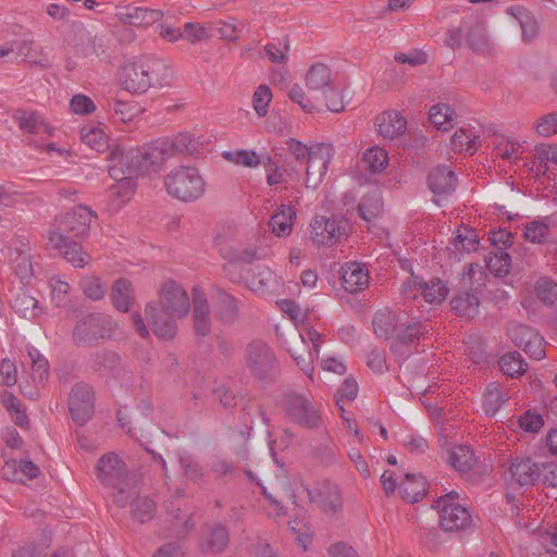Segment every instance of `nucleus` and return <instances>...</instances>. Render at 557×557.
<instances>
[{
  "instance_id": "nucleus-1",
  "label": "nucleus",
  "mask_w": 557,
  "mask_h": 557,
  "mask_svg": "<svg viewBox=\"0 0 557 557\" xmlns=\"http://www.w3.org/2000/svg\"><path fill=\"white\" fill-rule=\"evenodd\" d=\"M170 77V67L162 60L149 57L123 65L119 74L121 86L132 94H143L150 87L169 84Z\"/></svg>"
},
{
  "instance_id": "nucleus-2",
  "label": "nucleus",
  "mask_w": 557,
  "mask_h": 557,
  "mask_svg": "<svg viewBox=\"0 0 557 557\" xmlns=\"http://www.w3.org/2000/svg\"><path fill=\"white\" fill-rule=\"evenodd\" d=\"M113 151L120 156L114 168V175L121 173V166L131 169V172H138L140 175L159 172L165 162L171 159L163 138L153 140L138 148L116 147Z\"/></svg>"
},
{
  "instance_id": "nucleus-3",
  "label": "nucleus",
  "mask_w": 557,
  "mask_h": 557,
  "mask_svg": "<svg viewBox=\"0 0 557 557\" xmlns=\"http://www.w3.org/2000/svg\"><path fill=\"white\" fill-rule=\"evenodd\" d=\"M96 475L103 486L113 490L115 505L126 507L132 497L135 480L123 459L115 453L102 455L96 463Z\"/></svg>"
},
{
  "instance_id": "nucleus-4",
  "label": "nucleus",
  "mask_w": 557,
  "mask_h": 557,
  "mask_svg": "<svg viewBox=\"0 0 557 557\" xmlns=\"http://www.w3.org/2000/svg\"><path fill=\"white\" fill-rule=\"evenodd\" d=\"M96 214L86 206L79 205L55 220L54 230L50 232L49 244L62 246L65 239L87 236L91 219Z\"/></svg>"
},
{
  "instance_id": "nucleus-5",
  "label": "nucleus",
  "mask_w": 557,
  "mask_h": 557,
  "mask_svg": "<svg viewBox=\"0 0 557 557\" xmlns=\"http://www.w3.org/2000/svg\"><path fill=\"white\" fill-rule=\"evenodd\" d=\"M164 186L170 196L184 202L200 198L206 183L198 170L193 166H178L164 177Z\"/></svg>"
},
{
  "instance_id": "nucleus-6",
  "label": "nucleus",
  "mask_w": 557,
  "mask_h": 557,
  "mask_svg": "<svg viewBox=\"0 0 557 557\" xmlns=\"http://www.w3.org/2000/svg\"><path fill=\"white\" fill-rule=\"evenodd\" d=\"M116 323L108 315L91 313L82 318L73 329V341L77 345H91L99 339L113 337Z\"/></svg>"
},
{
  "instance_id": "nucleus-7",
  "label": "nucleus",
  "mask_w": 557,
  "mask_h": 557,
  "mask_svg": "<svg viewBox=\"0 0 557 557\" xmlns=\"http://www.w3.org/2000/svg\"><path fill=\"white\" fill-rule=\"evenodd\" d=\"M245 359L251 374L259 381L273 380L277 373L276 357L262 341L256 339L247 345Z\"/></svg>"
},
{
  "instance_id": "nucleus-8",
  "label": "nucleus",
  "mask_w": 557,
  "mask_h": 557,
  "mask_svg": "<svg viewBox=\"0 0 557 557\" xmlns=\"http://www.w3.org/2000/svg\"><path fill=\"white\" fill-rule=\"evenodd\" d=\"M281 406L288 418L296 424L306 429H318L322 425V418L313 404L304 395L287 392L282 396Z\"/></svg>"
},
{
  "instance_id": "nucleus-9",
  "label": "nucleus",
  "mask_w": 557,
  "mask_h": 557,
  "mask_svg": "<svg viewBox=\"0 0 557 557\" xmlns=\"http://www.w3.org/2000/svg\"><path fill=\"white\" fill-rule=\"evenodd\" d=\"M457 497V493L450 492L435 503L440 515V525L445 532L466 530L472 522L468 509L455 502Z\"/></svg>"
},
{
  "instance_id": "nucleus-10",
  "label": "nucleus",
  "mask_w": 557,
  "mask_h": 557,
  "mask_svg": "<svg viewBox=\"0 0 557 557\" xmlns=\"http://www.w3.org/2000/svg\"><path fill=\"white\" fill-rule=\"evenodd\" d=\"M67 406L75 424L85 425L91 419L95 410L92 387L83 382L75 384L71 389Z\"/></svg>"
},
{
  "instance_id": "nucleus-11",
  "label": "nucleus",
  "mask_w": 557,
  "mask_h": 557,
  "mask_svg": "<svg viewBox=\"0 0 557 557\" xmlns=\"http://www.w3.org/2000/svg\"><path fill=\"white\" fill-rule=\"evenodd\" d=\"M159 309L177 319L185 318L190 310V301L186 290L175 281H166L160 288Z\"/></svg>"
},
{
  "instance_id": "nucleus-12",
  "label": "nucleus",
  "mask_w": 557,
  "mask_h": 557,
  "mask_svg": "<svg viewBox=\"0 0 557 557\" xmlns=\"http://www.w3.org/2000/svg\"><path fill=\"white\" fill-rule=\"evenodd\" d=\"M311 238L317 245L331 246L346 237L347 222L337 216H315L310 224Z\"/></svg>"
},
{
  "instance_id": "nucleus-13",
  "label": "nucleus",
  "mask_w": 557,
  "mask_h": 557,
  "mask_svg": "<svg viewBox=\"0 0 557 557\" xmlns=\"http://www.w3.org/2000/svg\"><path fill=\"white\" fill-rule=\"evenodd\" d=\"M211 297L214 302L215 315L224 325H233L239 319L238 300L220 286H212Z\"/></svg>"
},
{
  "instance_id": "nucleus-14",
  "label": "nucleus",
  "mask_w": 557,
  "mask_h": 557,
  "mask_svg": "<svg viewBox=\"0 0 557 557\" xmlns=\"http://www.w3.org/2000/svg\"><path fill=\"white\" fill-rule=\"evenodd\" d=\"M145 314L157 337L172 339L176 335L177 318L163 312V310L159 309L157 304L149 302L145 308Z\"/></svg>"
},
{
  "instance_id": "nucleus-15",
  "label": "nucleus",
  "mask_w": 557,
  "mask_h": 557,
  "mask_svg": "<svg viewBox=\"0 0 557 557\" xmlns=\"http://www.w3.org/2000/svg\"><path fill=\"white\" fill-rule=\"evenodd\" d=\"M330 157L329 148L324 145L310 150L306 159L307 187L315 188L321 183L322 177L327 171Z\"/></svg>"
},
{
  "instance_id": "nucleus-16",
  "label": "nucleus",
  "mask_w": 557,
  "mask_h": 557,
  "mask_svg": "<svg viewBox=\"0 0 557 557\" xmlns=\"http://www.w3.org/2000/svg\"><path fill=\"white\" fill-rule=\"evenodd\" d=\"M117 156L113 150L109 154V175L113 178L116 184L112 187L113 193L121 198H128L136 188L135 177L139 176L138 172H131V169L125 166H121V173L117 176L114 175V168L119 166L116 164Z\"/></svg>"
},
{
  "instance_id": "nucleus-17",
  "label": "nucleus",
  "mask_w": 557,
  "mask_h": 557,
  "mask_svg": "<svg viewBox=\"0 0 557 557\" xmlns=\"http://www.w3.org/2000/svg\"><path fill=\"white\" fill-rule=\"evenodd\" d=\"M210 306L205 294L199 288L193 290L194 332L197 336L206 337L211 333Z\"/></svg>"
},
{
  "instance_id": "nucleus-18",
  "label": "nucleus",
  "mask_w": 557,
  "mask_h": 557,
  "mask_svg": "<svg viewBox=\"0 0 557 557\" xmlns=\"http://www.w3.org/2000/svg\"><path fill=\"white\" fill-rule=\"evenodd\" d=\"M428 185L436 197L446 198L455 191L457 176L448 166L438 165L429 173Z\"/></svg>"
},
{
  "instance_id": "nucleus-19",
  "label": "nucleus",
  "mask_w": 557,
  "mask_h": 557,
  "mask_svg": "<svg viewBox=\"0 0 557 557\" xmlns=\"http://www.w3.org/2000/svg\"><path fill=\"white\" fill-rule=\"evenodd\" d=\"M406 313L395 312L388 309L380 310L375 313L372 325L376 336L387 339L392 334L397 333L400 325H406Z\"/></svg>"
},
{
  "instance_id": "nucleus-20",
  "label": "nucleus",
  "mask_w": 557,
  "mask_h": 557,
  "mask_svg": "<svg viewBox=\"0 0 557 557\" xmlns=\"http://www.w3.org/2000/svg\"><path fill=\"white\" fill-rule=\"evenodd\" d=\"M405 322L406 325H400L396 333V343L391 347L395 352H399L400 355L409 354V351L403 349L404 346L416 343L420 336L429 332L428 324L421 323L420 321H409L407 315Z\"/></svg>"
},
{
  "instance_id": "nucleus-21",
  "label": "nucleus",
  "mask_w": 557,
  "mask_h": 557,
  "mask_svg": "<svg viewBox=\"0 0 557 557\" xmlns=\"http://www.w3.org/2000/svg\"><path fill=\"white\" fill-rule=\"evenodd\" d=\"M10 260L15 274L20 277L22 283L28 282L33 276L29 246L24 243H16L14 246H11Z\"/></svg>"
},
{
  "instance_id": "nucleus-22",
  "label": "nucleus",
  "mask_w": 557,
  "mask_h": 557,
  "mask_svg": "<svg viewBox=\"0 0 557 557\" xmlns=\"http://www.w3.org/2000/svg\"><path fill=\"white\" fill-rule=\"evenodd\" d=\"M375 126L384 138L394 139L405 133L407 121L396 111H385L376 116Z\"/></svg>"
},
{
  "instance_id": "nucleus-23",
  "label": "nucleus",
  "mask_w": 557,
  "mask_h": 557,
  "mask_svg": "<svg viewBox=\"0 0 557 557\" xmlns=\"http://www.w3.org/2000/svg\"><path fill=\"white\" fill-rule=\"evenodd\" d=\"M539 468L540 463L534 462L531 458L517 457L511 460L509 472L511 479L520 486L535 485V476Z\"/></svg>"
},
{
  "instance_id": "nucleus-24",
  "label": "nucleus",
  "mask_w": 557,
  "mask_h": 557,
  "mask_svg": "<svg viewBox=\"0 0 557 557\" xmlns=\"http://www.w3.org/2000/svg\"><path fill=\"white\" fill-rule=\"evenodd\" d=\"M116 15L124 24L132 26H145L159 21L162 13L158 10L128 5L121 9Z\"/></svg>"
},
{
  "instance_id": "nucleus-25",
  "label": "nucleus",
  "mask_w": 557,
  "mask_h": 557,
  "mask_svg": "<svg viewBox=\"0 0 557 557\" xmlns=\"http://www.w3.org/2000/svg\"><path fill=\"white\" fill-rule=\"evenodd\" d=\"M135 299L133 284L125 277L116 280L111 288V300L114 308L121 312L131 310Z\"/></svg>"
},
{
  "instance_id": "nucleus-26",
  "label": "nucleus",
  "mask_w": 557,
  "mask_h": 557,
  "mask_svg": "<svg viewBox=\"0 0 557 557\" xmlns=\"http://www.w3.org/2000/svg\"><path fill=\"white\" fill-rule=\"evenodd\" d=\"M342 285L346 292L354 294L361 290L369 282V274L358 262L347 263L342 272Z\"/></svg>"
},
{
  "instance_id": "nucleus-27",
  "label": "nucleus",
  "mask_w": 557,
  "mask_h": 557,
  "mask_svg": "<svg viewBox=\"0 0 557 557\" xmlns=\"http://www.w3.org/2000/svg\"><path fill=\"white\" fill-rule=\"evenodd\" d=\"M507 13L515 17L521 28V37L524 42H531L539 34V23L535 16L525 8L515 5L507 9Z\"/></svg>"
},
{
  "instance_id": "nucleus-28",
  "label": "nucleus",
  "mask_w": 557,
  "mask_h": 557,
  "mask_svg": "<svg viewBox=\"0 0 557 557\" xmlns=\"http://www.w3.org/2000/svg\"><path fill=\"white\" fill-rule=\"evenodd\" d=\"M399 494L408 503H417L426 493V481L422 475L407 473L398 484Z\"/></svg>"
},
{
  "instance_id": "nucleus-29",
  "label": "nucleus",
  "mask_w": 557,
  "mask_h": 557,
  "mask_svg": "<svg viewBox=\"0 0 557 557\" xmlns=\"http://www.w3.org/2000/svg\"><path fill=\"white\" fill-rule=\"evenodd\" d=\"M331 70L323 63L313 64L307 75H306V85L311 91H321L323 96H326V92L331 86Z\"/></svg>"
},
{
  "instance_id": "nucleus-30",
  "label": "nucleus",
  "mask_w": 557,
  "mask_h": 557,
  "mask_svg": "<svg viewBox=\"0 0 557 557\" xmlns=\"http://www.w3.org/2000/svg\"><path fill=\"white\" fill-rule=\"evenodd\" d=\"M319 507L325 513H335L343 506V498L338 486L324 482L318 488Z\"/></svg>"
},
{
  "instance_id": "nucleus-31",
  "label": "nucleus",
  "mask_w": 557,
  "mask_h": 557,
  "mask_svg": "<svg viewBox=\"0 0 557 557\" xmlns=\"http://www.w3.org/2000/svg\"><path fill=\"white\" fill-rule=\"evenodd\" d=\"M295 218L296 210L293 207L281 205L278 211L271 216L269 225L276 236L283 237L292 232Z\"/></svg>"
},
{
  "instance_id": "nucleus-32",
  "label": "nucleus",
  "mask_w": 557,
  "mask_h": 557,
  "mask_svg": "<svg viewBox=\"0 0 557 557\" xmlns=\"http://www.w3.org/2000/svg\"><path fill=\"white\" fill-rule=\"evenodd\" d=\"M230 541L227 529L222 524L213 525L200 542L205 553L218 554L225 549Z\"/></svg>"
},
{
  "instance_id": "nucleus-33",
  "label": "nucleus",
  "mask_w": 557,
  "mask_h": 557,
  "mask_svg": "<svg viewBox=\"0 0 557 557\" xmlns=\"http://www.w3.org/2000/svg\"><path fill=\"white\" fill-rule=\"evenodd\" d=\"M136 492L132 488V497L127 505H131L132 518L140 523H146L153 519L157 510L156 503L148 496L134 497Z\"/></svg>"
},
{
  "instance_id": "nucleus-34",
  "label": "nucleus",
  "mask_w": 557,
  "mask_h": 557,
  "mask_svg": "<svg viewBox=\"0 0 557 557\" xmlns=\"http://www.w3.org/2000/svg\"><path fill=\"white\" fill-rule=\"evenodd\" d=\"M358 212L366 222H371L383 212V200L377 190L366 194L358 205Z\"/></svg>"
},
{
  "instance_id": "nucleus-35",
  "label": "nucleus",
  "mask_w": 557,
  "mask_h": 557,
  "mask_svg": "<svg viewBox=\"0 0 557 557\" xmlns=\"http://www.w3.org/2000/svg\"><path fill=\"white\" fill-rule=\"evenodd\" d=\"M171 158L177 154H194L197 152L199 141L191 135L182 133L174 138H163Z\"/></svg>"
},
{
  "instance_id": "nucleus-36",
  "label": "nucleus",
  "mask_w": 557,
  "mask_h": 557,
  "mask_svg": "<svg viewBox=\"0 0 557 557\" xmlns=\"http://www.w3.org/2000/svg\"><path fill=\"white\" fill-rule=\"evenodd\" d=\"M473 450L467 445L454 447L448 456V462L459 472H468L475 465Z\"/></svg>"
},
{
  "instance_id": "nucleus-37",
  "label": "nucleus",
  "mask_w": 557,
  "mask_h": 557,
  "mask_svg": "<svg viewBox=\"0 0 557 557\" xmlns=\"http://www.w3.org/2000/svg\"><path fill=\"white\" fill-rule=\"evenodd\" d=\"M507 399L508 397L500 392L498 384L491 382L483 393L482 408L487 416L494 417Z\"/></svg>"
},
{
  "instance_id": "nucleus-38",
  "label": "nucleus",
  "mask_w": 557,
  "mask_h": 557,
  "mask_svg": "<svg viewBox=\"0 0 557 557\" xmlns=\"http://www.w3.org/2000/svg\"><path fill=\"white\" fill-rule=\"evenodd\" d=\"M13 117L17 122L18 127L28 134H38L47 128L45 120L38 112L16 110Z\"/></svg>"
},
{
  "instance_id": "nucleus-39",
  "label": "nucleus",
  "mask_w": 557,
  "mask_h": 557,
  "mask_svg": "<svg viewBox=\"0 0 557 557\" xmlns=\"http://www.w3.org/2000/svg\"><path fill=\"white\" fill-rule=\"evenodd\" d=\"M58 249L64 258L74 267L84 268L89 261L90 256L83 250L81 244L72 239H65L62 246H52Z\"/></svg>"
},
{
  "instance_id": "nucleus-40",
  "label": "nucleus",
  "mask_w": 557,
  "mask_h": 557,
  "mask_svg": "<svg viewBox=\"0 0 557 557\" xmlns=\"http://www.w3.org/2000/svg\"><path fill=\"white\" fill-rule=\"evenodd\" d=\"M479 299L474 294L465 292L451 299V307L460 317L473 318L479 313Z\"/></svg>"
},
{
  "instance_id": "nucleus-41",
  "label": "nucleus",
  "mask_w": 557,
  "mask_h": 557,
  "mask_svg": "<svg viewBox=\"0 0 557 557\" xmlns=\"http://www.w3.org/2000/svg\"><path fill=\"white\" fill-rule=\"evenodd\" d=\"M92 368L115 375L121 369V358L112 350L102 349L94 355Z\"/></svg>"
},
{
  "instance_id": "nucleus-42",
  "label": "nucleus",
  "mask_w": 557,
  "mask_h": 557,
  "mask_svg": "<svg viewBox=\"0 0 557 557\" xmlns=\"http://www.w3.org/2000/svg\"><path fill=\"white\" fill-rule=\"evenodd\" d=\"M250 272V276L247 277V286L253 292H264L269 289L275 280L274 273L264 265H256Z\"/></svg>"
},
{
  "instance_id": "nucleus-43",
  "label": "nucleus",
  "mask_w": 557,
  "mask_h": 557,
  "mask_svg": "<svg viewBox=\"0 0 557 557\" xmlns=\"http://www.w3.org/2000/svg\"><path fill=\"white\" fill-rule=\"evenodd\" d=\"M361 162L367 171L380 173L388 163L387 152L382 148L371 147L364 151Z\"/></svg>"
},
{
  "instance_id": "nucleus-44",
  "label": "nucleus",
  "mask_w": 557,
  "mask_h": 557,
  "mask_svg": "<svg viewBox=\"0 0 557 557\" xmlns=\"http://www.w3.org/2000/svg\"><path fill=\"white\" fill-rule=\"evenodd\" d=\"M306 339L301 333H296L294 335V347L288 349L292 357L295 359L296 363L300 367V369L312 379L313 372V359L311 352L306 354L305 356L300 354L298 348L305 346Z\"/></svg>"
},
{
  "instance_id": "nucleus-45",
  "label": "nucleus",
  "mask_w": 557,
  "mask_h": 557,
  "mask_svg": "<svg viewBox=\"0 0 557 557\" xmlns=\"http://www.w3.org/2000/svg\"><path fill=\"white\" fill-rule=\"evenodd\" d=\"M500 371L510 377H518L527 370V363L517 351L508 352L499 359Z\"/></svg>"
},
{
  "instance_id": "nucleus-46",
  "label": "nucleus",
  "mask_w": 557,
  "mask_h": 557,
  "mask_svg": "<svg viewBox=\"0 0 557 557\" xmlns=\"http://www.w3.org/2000/svg\"><path fill=\"white\" fill-rule=\"evenodd\" d=\"M467 42L469 47L479 53H487L491 50V44L486 36L483 25L475 23L469 27L467 33Z\"/></svg>"
},
{
  "instance_id": "nucleus-47",
  "label": "nucleus",
  "mask_w": 557,
  "mask_h": 557,
  "mask_svg": "<svg viewBox=\"0 0 557 557\" xmlns=\"http://www.w3.org/2000/svg\"><path fill=\"white\" fill-rule=\"evenodd\" d=\"M13 309L23 317L35 318L42 312L38 306V300L26 293L17 294L12 300Z\"/></svg>"
},
{
  "instance_id": "nucleus-48",
  "label": "nucleus",
  "mask_w": 557,
  "mask_h": 557,
  "mask_svg": "<svg viewBox=\"0 0 557 557\" xmlns=\"http://www.w3.org/2000/svg\"><path fill=\"white\" fill-rule=\"evenodd\" d=\"M476 140L478 136L470 129L460 128L451 137V147L456 151L473 154L476 150Z\"/></svg>"
},
{
  "instance_id": "nucleus-49",
  "label": "nucleus",
  "mask_w": 557,
  "mask_h": 557,
  "mask_svg": "<svg viewBox=\"0 0 557 557\" xmlns=\"http://www.w3.org/2000/svg\"><path fill=\"white\" fill-rule=\"evenodd\" d=\"M485 261L487 269L496 276L502 277L509 272L511 257L508 252L497 248L496 251L491 253V256L486 258Z\"/></svg>"
},
{
  "instance_id": "nucleus-50",
  "label": "nucleus",
  "mask_w": 557,
  "mask_h": 557,
  "mask_svg": "<svg viewBox=\"0 0 557 557\" xmlns=\"http://www.w3.org/2000/svg\"><path fill=\"white\" fill-rule=\"evenodd\" d=\"M448 288L440 278H432L430 282H423L422 296L429 304H441L447 296Z\"/></svg>"
},
{
  "instance_id": "nucleus-51",
  "label": "nucleus",
  "mask_w": 557,
  "mask_h": 557,
  "mask_svg": "<svg viewBox=\"0 0 557 557\" xmlns=\"http://www.w3.org/2000/svg\"><path fill=\"white\" fill-rule=\"evenodd\" d=\"M535 294L545 305L552 306L557 302V283L549 277L542 276L536 281Z\"/></svg>"
},
{
  "instance_id": "nucleus-52",
  "label": "nucleus",
  "mask_w": 557,
  "mask_h": 557,
  "mask_svg": "<svg viewBox=\"0 0 557 557\" xmlns=\"http://www.w3.org/2000/svg\"><path fill=\"white\" fill-rule=\"evenodd\" d=\"M28 355L32 360L33 380L38 383H44L49 376V363L48 360L36 349L32 348L28 350Z\"/></svg>"
},
{
  "instance_id": "nucleus-53",
  "label": "nucleus",
  "mask_w": 557,
  "mask_h": 557,
  "mask_svg": "<svg viewBox=\"0 0 557 557\" xmlns=\"http://www.w3.org/2000/svg\"><path fill=\"white\" fill-rule=\"evenodd\" d=\"M536 331L521 323H510L507 327L509 338L519 348L528 345V342L535 335Z\"/></svg>"
},
{
  "instance_id": "nucleus-54",
  "label": "nucleus",
  "mask_w": 557,
  "mask_h": 557,
  "mask_svg": "<svg viewBox=\"0 0 557 557\" xmlns=\"http://www.w3.org/2000/svg\"><path fill=\"white\" fill-rule=\"evenodd\" d=\"M224 158L233 163L246 168H257L261 164V156L251 150H238L236 152H224Z\"/></svg>"
},
{
  "instance_id": "nucleus-55",
  "label": "nucleus",
  "mask_w": 557,
  "mask_h": 557,
  "mask_svg": "<svg viewBox=\"0 0 557 557\" xmlns=\"http://www.w3.org/2000/svg\"><path fill=\"white\" fill-rule=\"evenodd\" d=\"M272 100V91L269 86L260 85L253 92L252 104L258 116L263 117L268 114V108Z\"/></svg>"
},
{
  "instance_id": "nucleus-56",
  "label": "nucleus",
  "mask_w": 557,
  "mask_h": 557,
  "mask_svg": "<svg viewBox=\"0 0 557 557\" xmlns=\"http://www.w3.org/2000/svg\"><path fill=\"white\" fill-rule=\"evenodd\" d=\"M549 234V226L542 221H532L525 225L524 237L533 244H542Z\"/></svg>"
},
{
  "instance_id": "nucleus-57",
  "label": "nucleus",
  "mask_w": 557,
  "mask_h": 557,
  "mask_svg": "<svg viewBox=\"0 0 557 557\" xmlns=\"http://www.w3.org/2000/svg\"><path fill=\"white\" fill-rule=\"evenodd\" d=\"M79 286L84 295L91 300H100L104 297V286L95 276H85L81 280Z\"/></svg>"
},
{
  "instance_id": "nucleus-58",
  "label": "nucleus",
  "mask_w": 557,
  "mask_h": 557,
  "mask_svg": "<svg viewBox=\"0 0 557 557\" xmlns=\"http://www.w3.org/2000/svg\"><path fill=\"white\" fill-rule=\"evenodd\" d=\"M536 484L545 486H557V465L553 462H541L536 472Z\"/></svg>"
},
{
  "instance_id": "nucleus-59",
  "label": "nucleus",
  "mask_w": 557,
  "mask_h": 557,
  "mask_svg": "<svg viewBox=\"0 0 557 557\" xmlns=\"http://www.w3.org/2000/svg\"><path fill=\"white\" fill-rule=\"evenodd\" d=\"M430 121L438 128L453 120L454 110L445 103H437L430 109Z\"/></svg>"
},
{
  "instance_id": "nucleus-60",
  "label": "nucleus",
  "mask_w": 557,
  "mask_h": 557,
  "mask_svg": "<svg viewBox=\"0 0 557 557\" xmlns=\"http://www.w3.org/2000/svg\"><path fill=\"white\" fill-rule=\"evenodd\" d=\"M466 344L467 356L473 363L481 364L486 362L487 355L485 351V346L479 337L470 336Z\"/></svg>"
},
{
  "instance_id": "nucleus-61",
  "label": "nucleus",
  "mask_w": 557,
  "mask_h": 557,
  "mask_svg": "<svg viewBox=\"0 0 557 557\" xmlns=\"http://www.w3.org/2000/svg\"><path fill=\"white\" fill-rule=\"evenodd\" d=\"M466 234H458L454 237L453 245L458 251L471 252L476 250L479 238L471 230L466 228Z\"/></svg>"
},
{
  "instance_id": "nucleus-62",
  "label": "nucleus",
  "mask_w": 557,
  "mask_h": 557,
  "mask_svg": "<svg viewBox=\"0 0 557 557\" xmlns=\"http://www.w3.org/2000/svg\"><path fill=\"white\" fill-rule=\"evenodd\" d=\"M536 132L544 137L557 134V112L541 116L536 122Z\"/></svg>"
},
{
  "instance_id": "nucleus-63",
  "label": "nucleus",
  "mask_w": 557,
  "mask_h": 557,
  "mask_svg": "<svg viewBox=\"0 0 557 557\" xmlns=\"http://www.w3.org/2000/svg\"><path fill=\"white\" fill-rule=\"evenodd\" d=\"M519 425L527 432L537 433L544 425V420L541 414L528 410L519 418Z\"/></svg>"
},
{
  "instance_id": "nucleus-64",
  "label": "nucleus",
  "mask_w": 557,
  "mask_h": 557,
  "mask_svg": "<svg viewBox=\"0 0 557 557\" xmlns=\"http://www.w3.org/2000/svg\"><path fill=\"white\" fill-rule=\"evenodd\" d=\"M71 111L75 114H89L96 110V106L92 100L82 94L73 96L70 102Z\"/></svg>"
}]
</instances>
